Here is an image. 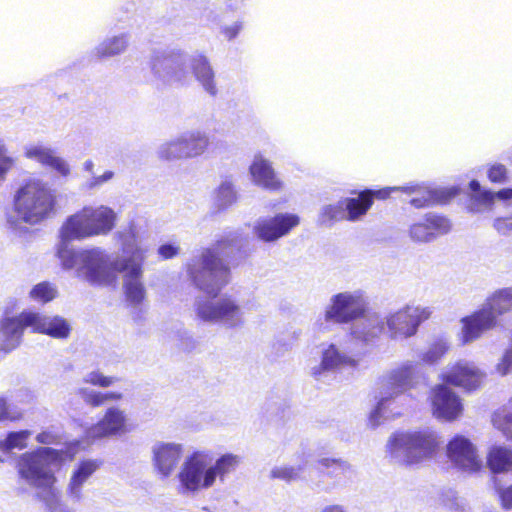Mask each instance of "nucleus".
<instances>
[{
    "label": "nucleus",
    "instance_id": "c9c22d12",
    "mask_svg": "<svg viewBox=\"0 0 512 512\" xmlns=\"http://www.w3.org/2000/svg\"><path fill=\"white\" fill-rule=\"evenodd\" d=\"M31 435L32 431L28 429L8 432L5 438L0 439V451L9 453L14 449H25Z\"/></svg>",
    "mask_w": 512,
    "mask_h": 512
},
{
    "label": "nucleus",
    "instance_id": "6e6d98bb",
    "mask_svg": "<svg viewBox=\"0 0 512 512\" xmlns=\"http://www.w3.org/2000/svg\"><path fill=\"white\" fill-rule=\"evenodd\" d=\"M401 187H398V186H394V187H385V188H382V189H379V190H370L371 192V197H372V200L374 201V198H378V199H386L390 196V194L394 191H401Z\"/></svg>",
    "mask_w": 512,
    "mask_h": 512
},
{
    "label": "nucleus",
    "instance_id": "a18cd8bd",
    "mask_svg": "<svg viewBox=\"0 0 512 512\" xmlns=\"http://www.w3.org/2000/svg\"><path fill=\"white\" fill-rule=\"evenodd\" d=\"M15 164V158L8 152L3 141H0V183H2L7 173Z\"/></svg>",
    "mask_w": 512,
    "mask_h": 512
},
{
    "label": "nucleus",
    "instance_id": "9d476101",
    "mask_svg": "<svg viewBox=\"0 0 512 512\" xmlns=\"http://www.w3.org/2000/svg\"><path fill=\"white\" fill-rule=\"evenodd\" d=\"M512 309V288H503L489 297L482 307L461 319L460 341L467 345L493 329L497 318Z\"/></svg>",
    "mask_w": 512,
    "mask_h": 512
},
{
    "label": "nucleus",
    "instance_id": "cd10ccee",
    "mask_svg": "<svg viewBox=\"0 0 512 512\" xmlns=\"http://www.w3.org/2000/svg\"><path fill=\"white\" fill-rule=\"evenodd\" d=\"M321 472L333 480L334 485L344 486L355 475L352 465L341 458L322 457L317 460Z\"/></svg>",
    "mask_w": 512,
    "mask_h": 512
},
{
    "label": "nucleus",
    "instance_id": "680f3d73",
    "mask_svg": "<svg viewBox=\"0 0 512 512\" xmlns=\"http://www.w3.org/2000/svg\"><path fill=\"white\" fill-rule=\"evenodd\" d=\"M321 512H345V510L340 505H330L326 506Z\"/></svg>",
    "mask_w": 512,
    "mask_h": 512
},
{
    "label": "nucleus",
    "instance_id": "864d4df0",
    "mask_svg": "<svg viewBox=\"0 0 512 512\" xmlns=\"http://www.w3.org/2000/svg\"><path fill=\"white\" fill-rule=\"evenodd\" d=\"M179 250H180V248L176 244L165 243V244H162L158 248V254L163 259H171V258L175 257L176 255H178Z\"/></svg>",
    "mask_w": 512,
    "mask_h": 512
},
{
    "label": "nucleus",
    "instance_id": "7ed1b4c3",
    "mask_svg": "<svg viewBox=\"0 0 512 512\" xmlns=\"http://www.w3.org/2000/svg\"><path fill=\"white\" fill-rule=\"evenodd\" d=\"M150 68L154 77L163 83L187 85L195 78L210 96L218 93L215 71L203 52L189 54L179 48L156 49L150 58Z\"/></svg>",
    "mask_w": 512,
    "mask_h": 512
},
{
    "label": "nucleus",
    "instance_id": "4c0bfd02",
    "mask_svg": "<svg viewBox=\"0 0 512 512\" xmlns=\"http://www.w3.org/2000/svg\"><path fill=\"white\" fill-rule=\"evenodd\" d=\"M450 344L447 339L437 338L429 348L421 354V360L425 364L437 363L449 350Z\"/></svg>",
    "mask_w": 512,
    "mask_h": 512
},
{
    "label": "nucleus",
    "instance_id": "b1692460",
    "mask_svg": "<svg viewBox=\"0 0 512 512\" xmlns=\"http://www.w3.org/2000/svg\"><path fill=\"white\" fill-rule=\"evenodd\" d=\"M351 335L365 344H372L384 331V320L377 313H364L361 318L351 322Z\"/></svg>",
    "mask_w": 512,
    "mask_h": 512
},
{
    "label": "nucleus",
    "instance_id": "412c9836",
    "mask_svg": "<svg viewBox=\"0 0 512 512\" xmlns=\"http://www.w3.org/2000/svg\"><path fill=\"white\" fill-rule=\"evenodd\" d=\"M358 360L342 352L335 344H330L322 352L320 364L312 368L316 380H324L327 373L343 368H356Z\"/></svg>",
    "mask_w": 512,
    "mask_h": 512
},
{
    "label": "nucleus",
    "instance_id": "2eb2a0df",
    "mask_svg": "<svg viewBox=\"0 0 512 512\" xmlns=\"http://www.w3.org/2000/svg\"><path fill=\"white\" fill-rule=\"evenodd\" d=\"M447 455L454 466L462 472L474 473L482 467L475 446L462 435H456L449 441Z\"/></svg>",
    "mask_w": 512,
    "mask_h": 512
},
{
    "label": "nucleus",
    "instance_id": "bb28decb",
    "mask_svg": "<svg viewBox=\"0 0 512 512\" xmlns=\"http://www.w3.org/2000/svg\"><path fill=\"white\" fill-rule=\"evenodd\" d=\"M25 155L27 158L35 160L52 169L54 172L62 177H68L71 169L68 162L60 156H57L55 152L46 146L34 145L26 148Z\"/></svg>",
    "mask_w": 512,
    "mask_h": 512
},
{
    "label": "nucleus",
    "instance_id": "5fc2aeb1",
    "mask_svg": "<svg viewBox=\"0 0 512 512\" xmlns=\"http://www.w3.org/2000/svg\"><path fill=\"white\" fill-rule=\"evenodd\" d=\"M503 508H512V485L506 489L497 488Z\"/></svg>",
    "mask_w": 512,
    "mask_h": 512
},
{
    "label": "nucleus",
    "instance_id": "6ab92c4d",
    "mask_svg": "<svg viewBox=\"0 0 512 512\" xmlns=\"http://www.w3.org/2000/svg\"><path fill=\"white\" fill-rule=\"evenodd\" d=\"M23 316L28 324H32V332L57 339H66L70 335V324L61 316H49L31 310H24Z\"/></svg>",
    "mask_w": 512,
    "mask_h": 512
},
{
    "label": "nucleus",
    "instance_id": "473e14b6",
    "mask_svg": "<svg viewBox=\"0 0 512 512\" xmlns=\"http://www.w3.org/2000/svg\"><path fill=\"white\" fill-rule=\"evenodd\" d=\"M128 44L129 35L127 33L108 37L95 48V55L98 58L113 57L123 53Z\"/></svg>",
    "mask_w": 512,
    "mask_h": 512
},
{
    "label": "nucleus",
    "instance_id": "393cba45",
    "mask_svg": "<svg viewBox=\"0 0 512 512\" xmlns=\"http://www.w3.org/2000/svg\"><path fill=\"white\" fill-rule=\"evenodd\" d=\"M152 452L155 468L163 477H168L181 458L182 445L159 442L153 446Z\"/></svg>",
    "mask_w": 512,
    "mask_h": 512
},
{
    "label": "nucleus",
    "instance_id": "4be33fe9",
    "mask_svg": "<svg viewBox=\"0 0 512 512\" xmlns=\"http://www.w3.org/2000/svg\"><path fill=\"white\" fill-rule=\"evenodd\" d=\"M23 315L24 311L17 316H9L5 311V315L0 319V350H14L20 345L24 330L32 329V324H28Z\"/></svg>",
    "mask_w": 512,
    "mask_h": 512
},
{
    "label": "nucleus",
    "instance_id": "9b49d317",
    "mask_svg": "<svg viewBox=\"0 0 512 512\" xmlns=\"http://www.w3.org/2000/svg\"><path fill=\"white\" fill-rule=\"evenodd\" d=\"M367 302L361 290L344 291L332 295L314 323L319 333L330 332L335 325L348 324L364 315Z\"/></svg>",
    "mask_w": 512,
    "mask_h": 512
},
{
    "label": "nucleus",
    "instance_id": "aec40b11",
    "mask_svg": "<svg viewBox=\"0 0 512 512\" xmlns=\"http://www.w3.org/2000/svg\"><path fill=\"white\" fill-rule=\"evenodd\" d=\"M401 191L411 196L409 202L415 208L444 204L457 194L456 189L430 188L424 185L402 186Z\"/></svg>",
    "mask_w": 512,
    "mask_h": 512
},
{
    "label": "nucleus",
    "instance_id": "c85d7f7f",
    "mask_svg": "<svg viewBox=\"0 0 512 512\" xmlns=\"http://www.w3.org/2000/svg\"><path fill=\"white\" fill-rule=\"evenodd\" d=\"M249 170L256 185L272 191L282 187V182L278 179L271 162L262 155H255Z\"/></svg>",
    "mask_w": 512,
    "mask_h": 512
},
{
    "label": "nucleus",
    "instance_id": "1a4fd4ad",
    "mask_svg": "<svg viewBox=\"0 0 512 512\" xmlns=\"http://www.w3.org/2000/svg\"><path fill=\"white\" fill-rule=\"evenodd\" d=\"M62 459V451L50 447L25 452L16 461L18 476L30 487L47 491L54 487V468Z\"/></svg>",
    "mask_w": 512,
    "mask_h": 512
},
{
    "label": "nucleus",
    "instance_id": "c756f323",
    "mask_svg": "<svg viewBox=\"0 0 512 512\" xmlns=\"http://www.w3.org/2000/svg\"><path fill=\"white\" fill-rule=\"evenodd\" d=\"M101 462L94 459L82 460L74 469L67 492L71 499L79 502L82 499V486L100 467Z\"/></svg>",
    "mask_w": 512,
    "mask_h": 512
},
{
    "label": "nucleus",
    "instance_id": "f8f14e48",
    "mask_svg": "<svg viewBox=\"0 0 512 512\" xmlns=\"http://www.w3.org/2000/svg\"><path fill=\"white\" fill-rule=\"evenodd\" d=\"M208 147L209 137L206 132L187 130L162 143L157 149V155L167 161L187 160L203 155Z\"/></svg>",
    "mask_w": 512,
    "mask_h": 512
},
{
    "label": "nucleus",
    "instance_id": "5701e85b",
    "mask_svg": "<svg viewBox=\"0 0 512 512\" xmlns=\"http://www.w3.org/2000/svg\"><path fill=\"white\" fill-rule=\"evenodd\" d=\"M125 424L126 416L124 412L118 407H110L105 412L104 417L87 430L86 435L92 441L112 436L124 431Z\"/></svg>",
    "mask_w": 512,
    "mask_h": 512
},
{
    "label": "nucleus",
    "instance_id": "13d9d810",
    "mask_svg": "<svg viewBox=\"0 0 512 512\" xmlns=\"http://www.w3.org/2000/svg\"><path fill=\"white\" fill-rule=\"evenodd\" d=\"M243 2L244 0H229L226 3L227 10L236 12L243 6Z\"/></svg>",
    "mask_w": 512,
    "mask_h": 512
},
{
    "label": "nucleus",
    "instance_id": "4468645a",
    "mask_svg": "<svg viewBox=\"0 0 512 512\" xmlns=\"http://www.w3.org/2000/svg\"><path fill=\"white\" fill-rule=\"evenodd\" d=\"M451 230L448 218L437 213L429 212L412 223L409 227V237L416 243H429Z\"/></svg>",
    "mask_w": 512,
    "mask_h": 512
},
{
    "label": "nucleus",
    "instance_id": "79ce46f5",
    "mask_svg": "<svg viewBox=\"0 0 512 512\" xmlns=\"http://www.w3.org/2000/svg\"><path fill=\"white\" fill-rule=\"evenodd\" d=\"M48 512H71L69 508L61 501L58 492L54 487L45 491L42 497Z\"/></svg>",
    "mask_w": 512,
    "mask_h": 512
},
{
    "label": "nucleus",
    "instance_id": "f03ea898",
    "mask_svg": "<svg viewBox=\"0 0 512 512\" xmlns=\"http://www.w3.org/2000/svg\"><path fill=\"white\" fill-rule=\"evenodd\" d=\"M241 242V234L238 231H228L213 247L202 250L187 263V274L194 286L212 296H200L195 299V314L203 322L220 324L227 329H238L245 324L244 312L235 297H217L228 284L230 276V269L220 256H229L240 248Z\"/></svg>",
    "mask_w": 512,
    "mask_h": 512
},
{
    "label": "nucleus",
    "instance_id": "2f4dec72",
    "mask_svg": "<svg viewBox=\"0 0 512 512\" xmlns=\"http://www.w3.org/2000/svg\"><path fill=\"white\" fill-rule=\"evenodd\" d=\"M238 200V192L230 177H225L213 192V208L217 212L225 211Z\"/></svg>",
    "mask_w": 512,
    "mask_h": 512
},
{
    "label": "nucleus",
    "instance_id": "e433bc0d",
    "mask_svg": "<svg viewBox=\"0 0 512 512\" xmlns=\"http://www.w3.org/2000/svg\"><path fill=\"white\" fill-rule=\"evenodd\" d=\"M493 424L508 439L512 440V400L494 414Z\"/></svg>",
    "mask_w": 512,
    "mask_h": 512
},
{
    "label": "nucleus",
    "instance_id": "4d7b16f0",
    "mask_svg": "<svg viewBox=\"0 0 512 512\" xmlns=\"http://www.w3.org/2000/svg\"><path fill=\"white\" fill-rule=\"evenodd\" d=\"M13 398L20 403H30L33 400V395L30 390L21 388L15 392Z\"/></svg>",
    "mask_w": 512,
    "mask_h": 512
},
{
    "label": "nucleus",
    "instance_id": "a878e982",
    "mask_svg": "<svg viewBox=\"0 0 512 512\" xmlns=\"http://www.w3.org/2000/svg\"><path fill=\"white\" fill-rule=\"evenodd\" d=\"M471 190V211L479 212L481 208L491 209L495 200L507 201L512 199V188H504L497 192L484 189L478 180L469 183Z\"/></svg>",
    "mask_w": 512,
    "mask_h": 512
},
{
    "label": "nucleus",
    "instance_id": "72a5a7b5",
    "mask_svg": "<svg viewBox=\"0 0 512 512\" xmlns=\"http://www.w3.org/2000/svg\"><path fill=\"white\" fill-rule=\"evenodd\" d=\"M487 464L493 473L512 470V449L504 446H494L487 456Z\"/></svg>",
    "mask_w": 512,
    "mask_h": 512
},
{
    "label": "nucleus",
    "instance_id": "ddd939ff",
    "mask_svg": "<svg viewBox=\"0 0 512 512\" xmlns=\"http://www.w3.org/2000/svg\"><path fill=\"white\" fill-rule=\"evenodd\" d=\"M431 315V310L421 306H406L390 312L384 320L389 337L393 340L407 339L415 335L420 324Z\"/></svg>",
    "mask_w": 512,
    "mask_h": 512
},
{
    "label": "nucleus",
    "instance_id": "6e6552de",
    "mask_svg": "<svg viewBox=\"0 0 512 512\" xmlns=\"http://www.w3.org/2000/svg\"><path fill=\"white\" fill-rule=\"evenodd\" d=\"M440 444L431 428L411 432H396L387 442V452L398 463L412 465L432 458Z\"/></svg>",
    "mask_w": 512,
    "mask_h": 512
},
{
    "label": "nucleus",
    "instance_id": "de8ad7c7",
    "mask_svg": "<svg viewBox=\"0 0 512 512\" xmlns=\"http://www.w3.org/2000/svg\"><path fill=\"white\" fill-rule=\"evenodd\" d=\"M113 177L114 172L111 170H107L99 176L94 174L83 183V188L87 191L96 190L113 179Z\"/></svg>",
    "mask_w": 512,
    "mask_h": 512
},
{
    "label": "nucleus",
    "instance_id": "bf43d9fd",
    "mask_svg": "<svg viewBox=\"0 0 512 512\" xmlns=\"http://www.w3.org/2000/svg\"><path fill=\"white\" fill-rule=\"evenodd\" d=\"M122 398V394L118 392H106L103 393V404L109 400H119Z\"/></svg>",
    "mask_w": 512,
    "mask_h": 512
},
{
    "label": "nucleus",
    "instance_id": "f704fd0d",
    "mask_svg": "<svg viewBox=\"0 0 512 512\" xmlns=\"http://www.w3.org/2000/svg\"><path fill=\"white\" fill-rule=\"evenodd\" d=\"M343 198L336 203L325 204L320 208L318 224L324 227H331L335 222L346 220Z\"/></svg>",
    "mask_w": 512,
    "mask_h": 512
},
{
    "label": "nucleus",
    "instance_id": "8fccbe9b",
    "mask_svg": "<svg viewBox=\"0 0 512 512\" xmlns=\"http://www.w3.org/2000/svg\"><path fill=\"white\" fill-rule=\"evenodd\" d=\"M23 413L19 410H11L4 396H0V422L18 421L22 419Z\"/></svg>",
    "mask_w": 512,
    "mask_h": 512
},
{
    "label": "nucleus",
    "instance_id": "ea45409f",
    "mask_svg": "<svg viewBox=\"0 0 512 512\" xmlns=\"http://www.w3.org/2000/svg\"><path fill=\"white\" fill-rule=\"evenodd\" d=\"M57 295L56 287L50 282H41L36 284L29 292V297L40 303H48L52 301Z\"/></svg>",
    "mask_w": 512,
    "mask_h": 512
},
{
    "label": "nucleus",
    "instance_id": "423d86ee",
    "mask_svg": "<svg viewBox=\"0 0 512 512\" xmlns=\"http://www.w3.org/2000/svg\"><path fill=\"white\" fill-rule=\"evenodd\" d=\"M117 213L109 206H84L81 210L70 215L60 229L61 242L57 248V256L60 259V250L69 247V242L74 240H84L95 236L109 234L115 227Z\"/></svg>",
    "mask_w": 512,
    "mask_h": 512
},
{
    "label": "nucleus",
    "instance_id": "dca6fc26",
    "mask_svg": "<svg viewBox=\"0 0 512 512\" xmlns=\"http://www.w3.org/2000/svg\"><path fill=\"white\" fill-rule=\"evenodd\" d=\"M300 222L296 214L279 213L255 222L254 233L263 242H274L287 235Z\"/></svg>",
    "mask_w": 512,
    "mask_h": 512
},
{
    "label": "nucleus",
    "instance_id": "09e8293b",
    "mask_svg": "<svg viewBox=\"0 0 512 512\" xmlns=\"http://www.w3.org/2000/svg\"><path fill=\"white\" fill-rule=\"evenodd\" d=\"M78 395L86 404L92 407H99L103 404V393L94 389L87 387L79 388Z\"/></svg>",
    "mask_w": 512,
    "mask_h": 512
},
{
    "label": "nucleus",
    "instance_id": "a211bd4d",
    "mask_svg": "<svg viewBox=\"0 0 512 512\" xmlns=\"http://www.w3.org/2000/svg\"><path fill=\"white\" fill-rule=\"evenodd\" d=\"M442 380L446 384L461 387L467 391L476 390L484 380V373L472 362L460 361L444 371Z\"/></svg>",
    "mask_w": 512,
    "mask_h": 512
},
{
    "label": "nucleus",
    "instance_id": "49530a36",
    "mask_svg": "<svg viewBox=\"0 0 512 512\" xmlns=\"http://www.w3.org/2000/svg\"><path fill=\"white\" fill-rule=\"evenodd\" d=\"M244 26H245L244 21L241 19H238L230 24L221 25L220 26V34L226 41L232 42L244 30Z\"/></svg>",
    "mask_w": 512,
    "mask_h": 512
},
{
    "label": "nucleus",
    "instance_id": "0eeeda50",
    "mask_svg": "<svg viewBox=\"0 0 512 512\" xmlns=\"http://www.w3.org/2000/svg\"><path fill=\"white\" fill-rule=\"evenodd\" d=\"M417 368L416 362L405 361L382 377L377 404L369 414L371 427L375 428L384 420L398 415L392 412L390 406L396 397L414 387Z\"/></svg>",
    "mask_w": 512,
    "mask_h": 512
},
{
    "label": "nucleus",
    "instance_id": "20e7f679",
    "mask_svg": "<svg viewBox=\"0 0 512 512\" xmlns=\"http://www.w3.org/2000/svg\"><path fill=\"white\" fill-rule=\"evenodd\" d=\"M240 463V456L226 453L209 465L207 455L202 451H195L181 465L177 474V491L180 495L189 497L210 489L217 481L223 484Z\"/></svg>",
    "mask_w": 512,
    "mask_h": 512
},
{
    "label": "nucleus",
    "instance_id": "39448f33",
    "mask_svg": "<svg viewBox=\"0 0 512 512\" xmlns=\"http://www.w3.org/2000/svg\"><path fill=\"white\" fill-rule=\"evenodd\" d=\"M13 212L7 213V224L19 231L22 224L37 225L48 219L56 206V195L47 183L30 179L13 195Z\"/></svg>",
    "mask_w": 512,
    "mask_h": 512
},
{
    "label": "nucleus",
    "instance_id": "3c124183",
    "mask_svg": "<svg viewBox=\"0 0 512 512\" xmlns=\"http://www.w3.org/2000/svg\"><path fill=\"white\" fill-rule=\"evenodd\" d=\"M36 441L43 445H54L61 441V434L54 428L46 429L36 436Z\"/></svg>",
    "mask_w": 512,
    "mask_h": 512
},
{
    "label": "nucleus",
    "instance_id": "c03bdc74",
    "mask_svg": "<svg viewBox=\"0 0 512 512\" xmlns=\"http://www.w3.org/2000/svg\"><path fill=\"white\" fill-rule=\"evenodd\" d=\"M487 178L493 184H505L508 181V170L503 164H491L487 169Z\"/></svg>",
    "mask_w": 512,
    "mask_h": 512
},
{
    "label": "nucleus",
    "instance_id": "052dcab7",
    "mask_svg": "<svg viewBox=\"0 0 512 512\" xmlns=\"http://www.w3.org/2000/svg\"><path fill=\"white\" fill-rule=\"evenodd\" d=\"M94 167L95 164L91 159H88L83 163V170L89 173L91 176L94 175Z\"/></svg>",
    "mask_w": 512,
    "mask_h": 512
},
{
    "label": "nucleus",
    "instance_id": "f3484780",
    "mask_svg": "<svg viewBox=\"0 0 512 512\" xmlns=\"http://www.w3.org/2000/svg\"><path fill=\"white\" fill-rule=\"evenodd\" d=\"M431 401L433 415L439 420L452 422L463 412L461 398L444 384L433 388Z\"/></svg>",
    "mask_w": 512,
    "mask_h": 512
},
{
    "label": "nucleus",
    "instance_id": "37998d69",
    "mask_svg": "<svg viewBox=\"0 0 512 512\" xmlns=\"http://www.w3.org/2000/svg\"><path fill=\"white\" fill-rule=\"evenodd\" d=\"M118 379L112 376H105L98 370L90 371L86 373L83 377V382L87 384H91L94 386H99L102 388H107L111 386Z\"/></svg>",
    "mask_w": 512,
    "mask_h": 512
},
{
    "label": "nucleus",
    "instance_id": "7c9ffc66",
    "mask_svg": "<svg viewBox=\"0 0 512 512\" xmlns=\"http://www.w3.org/2000/svg\"><path fill=\"white\" fill-rule=\"evenodd\" d=\"M343 202L346 220L351 222L360 220L373 204L369 189L359 192L356 197H345Z\"/></svg>",
    "mask_w": 512,
    "mask_h": 512
},
{
    "label": "nucleus",
    "instance_id": "a19ab883",
    "mask_svg": "<svg viewBox=\"0 0 512 512\" xmlns=\"http://www.w3.org/2000/svg\"><path fill=\"white\" fill-rule=\"evenodd\" d=\"M305 465H281L271 470V477L287 482L295 481L300 478Z\"/></svg>",
    "mask_w": 512,
    "mask_h": 512
},
{
    "label": "nucleus",
    "instance_id": "603ef678",
    "mask_svg": "<svg viewBox=\"0 0 512 512\" xmlns=\"http://www.w3.org/2000/svg\"><path fill=\"white\" fill-rule=\"evenodd\" d=\"M494 229L503 236L512 234V216L498 217L493 222Z\"/></svg>",
    "mask_w": 512,
    "mask_h": 512
},
{
    "label": "nucleus",
    "instance_id": "58836bf2",
    "mask_svg": "<svg viewBox=\"0 0 512 512\" xmlns=\"http://www.w3.org/2000/svg\"><path fill=\"white\" fill-rule=\"evenodd\" d=\"M441 504L452 512H470L466 500L460 497L456 491L447 489L441 493Z\"/></svg>",
    "mask_w": 512,
    "mask_h": 512
},
{
    "label": "nucleus",
    "instance_id": "f257e3e1",
    "mask_svg": "<svg viewBox=\"0 0 512 512\" xmlns=\"http://www.w3.org/2000/svg\"><path fill=\"white\" fill-rule=\"evenodd\" d=\"M123 255L110 261L101 248L83 249L78 253L62 248L60 261L63 269H76V275L91 285L109 286L121 274L122 289L126 302L133 307L140 306L147 295L144 283L143 265L147 248L141 245L133 226L120 234Z\"/></svg>",
    "mask_w": 512,
    "mask_h": 512
}]
</instances>
